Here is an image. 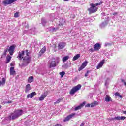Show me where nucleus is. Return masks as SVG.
<instances>
[{"instance_id": "nucleus-17", "label": "nucleus", "mask_w": 126, "mask_h": 126, "mask_svg": "<svg viewBox=\"0 0 126 126\" xmlns=\"http://www.w3.org/2000/svg\"><path fill=\"white\" fill-rule=\"evenodd\" d=\"M65 46V44L63 42H60L58 44V50H62V49H63Z\"/></svg>"}, {"instance_id": "nucleus-42", "label": "nucleus", "mask_w": 126, "mask_h": 126, "mask_svg": "<svg viewBox=\"0 0 126 126\" xmlns=\"http://www.w3.org/2000/svg\"><path fill=\"white\" fill-rule=\"evenodd\" d=\"M56 30H58V28H53L52 29V31L54 32V31H56Z\"/></svg>"}, {"instance_id": "nucleus-14", "label": "nucleus", "mask_w": 126, "mask_h": 126, "mask_svg": "<svg viewBox=\"0 0 126 126\" xmlns=\"http://www.w3.org/2000/svg\"><path fill=\"white\" fill-rule=\"evenodd\" d=\"M109 23V21L106 20L105 22H102L100 25V28H104L105 26H107L108 25V24Z\"/></svg>"}, {"instance_id": "nucleus-52", "label": "nucleus", "mask_w": 126, "mask_h": 126, "mask_svg": "<svg viewBox=\"0 0 126 126\" xmlns=\"http://www.w3.org/2000/svg\"><path fill=\"white\" fill-rule=\"evenodd\" d=\"M26 27H27V28H28L29 27V25L27 24L26 26Z\"/></svg>"}, {"instance_id": "nucleus-12", "label": "nucleus", "mask_w": 126, "mask_h": 126, "mask_svg": "<svg viewBox=\"0 0 126 126\" xmlns=\"http://www.w3.org/2000/svg\"><path fill=\"white\" fill-rule=\"evenodd\" d=\"M85 105V101L81 103L79 106L76 107L74 109V111H77L78 110H80V109L84 107Z\"/></svg>"}, {"instance_id": "nucleus-48", "label": "nucleus", "mask_w": 126, "mask_h": 126, "mask_svg": "<svg viewBox=\"0 0 126 126\" xmlns=\"http://www.w3.org/2000/svg\"><path fill=\"white\" fill-rule=\"evenodd\" d=\"M55 126H62V125H61V124H57L55 125Z\"/></svg>"}, {"instance_id": "nucleus-23", "label": "nucleus", "mask_w": 126, "mask_h": 126, "mask_svg": "<svg viewBox=\"0 0 126 126\" xmlns=\"http://www.w3.org/2000/svg\"><path fill=\"white\" fill-rule=\"evenodd\" d=\"M65 23V21H64V20H63V19H60L59 20V25L60 26H63V25L64 24V23Z\"/></svg>"}, {"instance_id": "nucleus-3", "label": "nucleus", "mask_w": 126, "mask_h": 126, "mask_svg": "<svg viewBox=\"0 0 126 126\" xmlns=\"http://www.w3.org/2000/svg\"><path fill=\"white\" fill-rule=\"evenodd\" d=\"M31 60H32V57L30 56H25L23 59V63L22 64H20V66L21 67H23V66H27L28 64L30 63V62H31Z\"/></svg>"}, {"instance_id": "nucleus-40", "label": "nucleus", "mask_w": 126, "mask_h": 126, "mask_svg": "<svg viewBox=\"0 0 126 126\" xmlns=\"http://www.w3.org/2000/svg\"><path fill=\"white\" fill-rule=\"evenodd\" d=\"M7 51H8V49L6 48L4 50V55H6V53L7 52Z\"/></svg>"}, {"instance_id": "nucleus-55", "label": "nucleus", "mask_w": 126, "mask_h": 126, "mask_svg": "<svg viewBox=\"0 0 126 126\" xmlns=\"http://www.w3.org/2000/svg\"><path fill=\"white\" fill-rule=\"evenodd\" d=\"M1 107H2L1 105H0V109H1Z\"/></svg>"}, {"instance_id": "nucleus-41", "label": "nucleus", "mask_w": 126, "mask_h": 126, "mask_svg": "<svg viewBox=\"0 0 126 126\" xmlns=\"http://www.w3.org/2000/svg\"><path fill=\"white\" fill-rule=\"evenodd\" d=\"M61 99H58L56 102L54 103V104H59V103L61 102Z\"/></svg>"}, {"instance_id": "nucleus-25", "label": "nucleus", "mask_w": 126, "mask_h": 126, "mask_svg": "<svg viewBox=\"0 0 126 126\" xmlns=\"http://www.w3.org/2000/svg\"><path fill=\"white\" fill-rule=\"evenodd\" d=\"M34 81V77L33 76H30L29 77L28 80V82L29 83H31L32 82H33Z\"/></svg>"}, {"instance_id": "nucleus-28", "label": "nucleus", "mask_w": 126, "mask_h": 126, "mask_svg": "<svg viewBox=\"0 0 126 126\" xmlns=\"http://www.w3.org/2000/svg\"><path fill=\"white\" fill-rule=\"evenodd\" d=\"M68 59H69V56H64V57L63 58L62 61L63 63H65V62L67 61V60H68Z\"/></svg>"}, {"instance_id": "nucleus-20", "label": "nucleus", "mask_w": 126, "mask_h": 126, "mask_svg": "<svg viewBox=\"0 0 126 126\" xmlns=\"http://www.w3.org/2000/svg\"><path fill=\"white\" fill-rule=\"evenodd\" d=\"M36 92H33L32 93H31V94H29L27 95V98H33V97H34V96H35V95H36Z\"/></svg>"}, {"instance_id": "nucleus-1", "label": "nucleus", "mask_w": 126, "mask_h": 126, "mask_svg": "<svg viewBox=\"0 0 126 126\" xmlns=\"http://www.w3.org/2000/svg\"><path fill=\"white\" fill-rule=\"evenodd\" d=\"M23 111L22 110H15L13 113H11L10 115L8 116L9 120H15L17 118H19L20 116L22 115Z\"/></svg>"}, {"instance_id": "nucleus-35", "label": "nucleus", "mask_w": 126, "mask_h": 126, "mask_svg": "<svg viewBox=\"0 0 126 126\" xmlns=\"http://www.w3.org/2000/svg\"><path fill=\"white\" fill-rule=\"evenodd\" d=\"M115 96H116V97H120V98H122V95H121L119 93H115Z\"/></svg>"}, {"instance_id": "nucleus-54", "label": "nucleus", "mask_w": 126, "mask_h": 126, "mask_svg": "<svg viewBox=\"0 0 126 126\" xmlns=\"http://www.w3.org/2000/svg\"><path fill=\"white\" fill-rule=\"evenodd\" d=\"M108 45H109V44H108V43L107 44H105L106 46H108Z\"/></svg>"}, {"instance_id": "nucleus-46", "label": "nucleus", "mask_w": 126, "mask_h": 126, "mask_svg": "<svg viewBox=\"0 0 126 126\" xmlns=\"http://www.w3.org/2000/svg\"><path fill=\"white\" fill-rule=\"evenodd\" d=\"M113 15H114V16H115V15H118V12L113 13Z\"/></svg>"}, {"instance_id": "nucleus-29", "label": "nucleus", "mask_w": 126, "mask_h": 126, "mask_svg": "<svg viewBox=\"0 0 126 126\" xmlns=\"http://www.w3.org/2000/svg\"><path fill=\"white\" fill-rule=\"evenodd\" d=\"M97 105H98V102L95 101L91 104V108H93V107H95V106H97Z\"/></svg>"}, {"instance_id": "nucleus-44", "label": "nucleus", "mask_w": 126, "mask_h": 126, "mask_svg": "<svg viewBox=\"0 0 126 126\" xmlns=\"http://www.w3.org/2000/svg\"><path fill=\"white\" fill-rule=\"evenodd\" d=\"M90 106L91 107V104H88L85 105L86 107H89Z\"/></svg>"}, {"instance_id": "nucleus-7", "label": "nucleus", "mask_w": 126, "mask_h": 126, "mask_svg": "<svg viewBox=\"0 0 126 126\" xmlns=\"http://www.w3.org/2000/svg\"><path fill=\"white\" fill-rule=\"evenodd\" d=\"M116 120H117L118 121H120V120H121V121H123L124 120H126V117L125 116H117L116 117H114L111 119V121H115Z\"/></svg>"}, {"instance_id": "nucleus-21", "label": "nucleus", "mask_w": 126, "mask_h": 126, "mask_svg": "<svg viewBox=\"0 0 126 126\" xmlns=\"http://www.w3.org/2000/svg\"><path fill=\"white\" fill-rule=\"evenodd\" d=\"M10 75H14L15 74V71H14V67H11L10 68Z\"/></svg>"}, {"instance_id": "nucleus-8", "label": "nucleus", "mask_w": 126, "mask_h": 126, "mask_svg": "<svg viewBox=\"0 0 126 126\" xmlns=\"http://www.w3.org/2000/svg\"><path fill=\"white\" fill-rule=\"evenodd\" d=\"M25 54V51H24L19 52L18 56H17L18 60H22L24 58L23 56H24Z\"/></svg>"}, {"instance_id": "nucleus-13", "label": "nucleus", "mask_w": 126, "mask_h": 126, "mask_svg": "<svg viewBox=\"0 0 126 126\" xmlns=\"http://www.w3.org/2000/svg\"><path fill=\"white\" fill-rule=\"evenodd\" d=\"M100 49H101V44H100L99 43H96L94 46V51H99Z\"/></svg>"}, {"instance_id": "nucleus-32", "label": "nucleus", "mask_w": 126, "mask_h": 126, "mask_svg": "<svg viewBox=\"0 0 126 126\" xmlns=\"http://www.w3.org/2000/svg\"><path fill=\"white\" fill-rule=\"evenodd\" d=\"M62 67H63V68H64L65 69H67V68H68V64H64V65H62Z\"/></svg>"}, {"instance_id": "nucleus-2", "label": "nucleus", "mask_w": 126, "mask_h": 126, "mask_svg": "<svg viewBox=\"0 0 126 126\" xmlns=\"http://www.w3.org/2000/svg\"><path fill=\"white\" fill-rule=\"evenodd\" d=\"M102 3V2H100L99 3H97L96 4L91 3V7L88 9L89 14H91L92 13L96 12V11L98 10V8L96 6H98V5H101Z\"/></svg>"}, {"instance_id": "nucleus-4", "label": "nucleus", "mask_w": 126, "mask_h": 126, "mask_svg": "<svg viewBox=\"0 0 126 126\" xmlns=\"http://www.w3.org/2000/svg\"><path fill=\"white\" fill-rule=\"evenodd\" d=\"M81 88V85L79 84L73 87L70 91V94H74L76 91H78Z\"/></svg>"}, {"instance_id": "nucleus-19", "label": "nucleus", "mask_w": 126, "mask_h": 126, "mask_svg": "<svg viewBox=\"0 0 126 126\" xmlns=\"http://www.w3.org/2000/svg\"><path fill=\"white\" fill-rule=\"evenodd\" d=\"M46 47L44 46L43 48H42L39 53V57H41V56H42V55H43V54L46 52Z\"/></svg>"}, {"instance_id": "nucleus-18", "label": "nucleus", "mask_w": 126, "mask_h": 126, "mask_svg": "<svg viewBox=\"0 0 126 126\" xmlns=\"http://www.w3.org/2000/svg\"><path fill=\"white\" fill-rule=\"evenodd\" d=\"M30 90H31V87H30V84H28L26 86V88L25 90V93H28V92H29Z\"/></svg>"}, {"instance_id": "nucleus-9", "label": "nucleus", "mask_w": 126, "mask_h": 126, "mask_svg": "<svg viewBox=\"0 0 126 126\" xmlns=\"http://www.w3.org/2000/svg\"><path fill=\"white\" fill-rule=\"evenodd\" d=\"M76 115L75 113H72L71 114H70L69 115H68V116H67L64 120H63V122H67L68 121H69V120H70V119H71V118H73V117H74V115Z\"/></svg>"}, {"instance_id": "nucleus-51", "label": "nucleus", "mask_w": 126, "mask_h": 126, "mask_svg": "<svg viewBox=\"0 0 126 126\" xmlns=\"http://www.w3.org/2000/svg\"><path fill=\"white\" fill-rule=\"evenodd\" d=\"M58 61H57V63H59V62L60 61V58H57Z\"/></svg>"}, {"instance_id": "nucleus-53", "label": "nucleus", "mask_w": 126, "mask_h": 126, "mask_svg": "<svg viewBox=\"0 0 126 126\" xmlns=\"http://www.w3.org/2000/svg\"><path fill=\"white\" fill-rule=\"evenodd\" d=\"M63 1H69L70 0H63Z\"/></svg>"}, {"instance_id": "nucleus-47", "label": "nucleus", "mask_w": 126, "mask_h": 126, "mask_svg": "<svg viewBox=\"0 0 126 126\" xmlns=\"http://www.w3.org/2000/svg\"><path fill=\"white\" fill-rule=\"evenodd\" d=\"M85 124V123L84 122H83L80 125V126H84V125Z\"/></svg>"}, {"instance_id": "nucleus-5", "label": "nucleus", "mask_w": 126, "mask_h": 126, "mask_svg": "<svg viewBox=\"0 0 126 126\" xmlns=\"http://www.w3.org/2000/svg\"><path fill=\"white\" fill-rule=\"evenodd\" d=\"M15 50V46L14 45H12L10 46L9 48L8 49V52H9L10 55L12 56L13 55V53H14V50Z\"/></svg>"}, {"instance_id": "nucleus-11", "label": "nucleus", "mask_w": 126, "mask_h": 126, "mask_svg": "<svg viewBox=\"0 0 126 126\" xmlns=\"http://www.w3.org/2000/svg\"><path fill=\"white\" fill-rule=\"evenodd\" d=\"M87 63H88V62L85 61L83 63L80 68L78 69L79 71H80L83 69V68H85V66L87 65Z\"/></svg>"}, {"instance_id": "nucleus-43", "label": "nucleus", "mask_w": 126, "mask_h": 126, "mask_svg": "<svg viewBox=\"0 0 126 126\" xmlns=\"http://www.w3.org/2000/svg\"><path fill=\"white\" fill-rule=\"evenodd\" d=\"M88 73H89V71H87V72H86V73L85 74V77H87V76H88Z\"/></svg>"}, {"instance_id": "nucleus-24", "label": "nucleus", "mask_w": 126, "mask_h": 126, "mask_svg": "<svg viewBox=\"0 0 126 126\" xmlns=\"http://www.w3.org/2000/svg\"><path fill=\"white\" fill-rule=\"evenodd\" d=\"M30 30H31V31L33 32V34H36V33H37V30H36V28L34 27H32Z\"/></svg>"}, {"instance_id": "nucleus-33", "label": "nucleus", "mask_w": 126, "mask_h": 126, "mask_svg": "<svg viewBox=\"0 0 126 126\" xmlns=\"http://www.w3.org/2000/svg\"><path fill=\"white\" fill-rule=\"evenodd\" d=\"M41 22H42L43 25H44L46 24V23H47V21L44 18H42L41 19Z\"/></svg>"}, {"instance_id": "nucleus-30", "label": "nucleus", "mask_w": 126, "mask_h": 126, "mask_svg": "<svg viewBox=\"0 0 126 126\" xmlns=\"http://www.w3.org/2000/svg\"><path fill=\"white\" fill-rule=\"evenodd\" d=\"M6 60H7V63L10 62V60H11V56H10V55H8L6 57Z\"/></svg>"}, {"instance_id": "nucleus-10", "label": "nucleus", "mask_w": 126, "mask_h": 126, "mask_svg": "<svg viewBox=\"0 0 126 126\" xmlns=\"http://www.w3.org/2000/svg\"><path fill=\"white\" fill-rule=\"evenodd\" d=\"M48 95V92H45L43 94H42L41 95L40 97L39 98V101H43L46 97H47V95Z\"/></svg>"}, {"instance_id": "nucleus-45", "label": "nucleus", "mask_w": 126, "mask_h": 126, "mask_svg": "<svg viewBox=\"0 0 126 126\" xmlns=\"http://www.w3.org/2000/svg\"><path fill=\"white\" fill-rule=\"evenodd\" d=\"M89 51L91 52L92 53H93L94 52L93 49L92 48L90 49Z\"/></svg>"}, {"instance_id": "nucleus-38", "label": "nucleus", "mask_w": 126, "mask_h": 126, "mask_svg": "<svg viewBox=\"0 0 126 126\" xmlns=\"http://www.w3.org/2000/svg\"><path fill=\"white\" fill-rule=\"evenodd\" d=\"M121 82H123L124 85L126 86V82L125 81V80L123 79H121Z\"/></svg>"}, {"instance_id": "nucleus-34", "label": "nucleus", "mask_w": 126, "mask_h": 126, "mask_svg": "<svg viewBox=\"0 0 126 126\" xmlns=\"http://www.w3.org/2000/svg\"><path fill=\"white\" fill-rule=\"evenodd\" d=\"M60 75H61V77H63V75L65 74V72L64 71H62L59 73Z\"/></svg>"}, {"instance_id": "nucleus-31", "label": "nucleus", "mask_w": 126, "mask_h": 126, "mask_svg": "<svg viewBox=\"0 0 126 126\" xmlns=\"http://www.w3.org/2000/svg\"><path fill=\"white\" fill-rule=\"evenodd\" d=\"M109 82H110V79L107 78L105 82V86H108L109 85Z\"/></svg>"}, {"instance_id": "nucleus-27", "label": "nucleus", "mask_w": 126, "mask_h": 126, "mask_svg": "<svg viewBox=\"0 0 126 126\" xmlns=\"http://www.w3.org/2000/svg\"><path fill=\"white\" fill-rule=\"evenodd\" d=\"M105 100L106 102H111L112 98L109 95H106Z\"/></svg>"}, {"instance_id": "nucleus-26", "label": "nucleus", "mask_w": 126, "mask_h": 126, "mask_svg": "<svg viewBox=\"0 0 126 126\" xmlns=\"http://www.w3.org/2000/svg\"><path fill=\"white\" fill-rule=\"evenodd\" d=\"M79 58H80V54H78L74 56L72 60L73 61H76V60H78Z\"/></svg>"}, {"instance_id": "nucleus-56", "label": "nucleus", "mask_w": 126, "mask_h": 126, "mask_svg": "<svg viewBox=\"0 0 126 126\" xmlns=\"http://www.w3.org/2000/svg\"><path fill=\"white\" fill-rule=\"evenodd\" d=\"M102 14L103 15H105V13H103V14Z\"/></svg>"}, {"instance_id": "nucleus-49", "label": "nucleus", "mask_w": 126, "mask_h": 126, "mask_svg": "<svg viewBox=\"0 0 126 126\" xmlns=\"http://www.w3.org/2000/svg\"><path fill=\"white\" fill-rule=\"evenodd\" d=\"M53 48L54 49H56V48H57V46L55 44H54Z\"/></svg>"}, {"instance_id": "nucleus-6", "label": "nucleus", "mask_w": 126, "mask_h": 126, "mask_svg": "<svg viewBox=\"0 0 126 126\" xmlns=\"http://www.w3.org/2000/svg\"><path fill=\"white\" fill-rule=\"evenodd\" d=\"M17 0H5L3 1V4L5 5H7V4H11V3H13V2H15Z\"/></svg>"}, {"instance_id": "nucleus-36", "label": "nucleus", "mask_w": 126, "mask_h": 126, "mask_svg": "<svg viewBox=\"0 0 126 126\" xmlns=\"http://www.w3.org/2000/svg\"><path fill=\"white\" fill-rule=\"evenodd\" d=\"M25 52H26V55H27L26 57H29V56H30V52H28V50H26Z\"/></svg>"}, {"instance_id": "nucleus-39", "label": "nucleus", "mask_w": 126, "mask_h": 126, "mask_svg": "<svg viewBox=\"0 0 126 126\" xmlns=\"http://www.w3.org/2000/svg\"><path fill=\"white\" fill-rule=\"evenodd\" d=\"M4 104H11L12 103V101H5L4 102Z\"/></svg>"}, {"instance_id": "nucleus-22", "label": "nucleus", "mask_w": 126, "mask_h": 126, "mask_svg": "<svg viewBox=\"0 0 126 126\" xmlns=\"http://www.w3.org/2000/svg\"><path fill=\"white\" fill-rule=\"evenodd\" d=\"M5 78H3L1 81H0V86H3L5 84Z\"/></svg>"}, {"instance_id": "nucleus-37", "label": "nucleus", "mask_w": 126, "mask_h": 126, "mask_svg": "<svg viewBox=\"0 0 126 126\" xmlns=\"http://www.w3.org/2000/svg\"><path fill=\"white\" fill-rule=\"evenodd\" d=\"M18 14H19V12H16L14 14V17H15V18L19 17V16L18 15Z\"/></svg>"}, {"instance_id": "nucleus-15", "label": "nucleus", "mask_w": 126, "mask_h": 126, "mask_svg": "<svg viewBox=\"0 0 126 126\" xmlns=\"http://www.w3.org/2000/svg\"><path fill=\"white\" fill-rule=\"evenodd\" d=\"M56 66H57V63L55 59H54V60L51 62L49 67L51 68L52 67H56Z\"/></svg>"}, {"instance_id": "nucleus-16", "label": "nucleus", "mask_w": 126, "mask_h": 126, "mask_svg": "<svg viewBox=\"0 0 126 126\" xmlns=\"http://www.w3.org/2000/svg\"><path fill=\"white\" fill-rule=\"evenodd\" d=\"M105 63V60H103L102 61H101L98 64V65L96 67L97 69H99L102 67Z\"/></svg>"}, {"instance_id": "nucleus-50", "label": "nucleus", "mask_w": 126, "mask_h": 126, "mask_svg": "<svg viewBox=\"0 0 126 126\" xmlns=\"http://www.w3.org/2000/svg\"><path fill=\"white\" fill-rule=\"evenodd\" d=\"M122 113L123 114H125V115H126V111H123Z\"/></svg>"}]
</instances>
